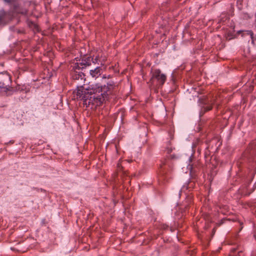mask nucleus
Wrapping results in <instances>:
<instances>
[{"label": "nucleus", "instance_id": "1", "mask_svg": "<svg viewBox=\"0 0 256 256\" xmlns=\"http://www.w3.org/2000/svg\"><path fill=\"white\" fill-rule=\"evenodd\" d=\"M114 88V82H110L106 86L96 84L87 87H78L74 93L76 98L82 100L86 107L95 108L108 100Z\"/></svg>", "mask_w": 256, "mask_h": 256}, {"label": "nucleus", "instance_id": "2", "mask_svg": "<svg viewBox=\"0 0 256 256\" xmlns=\"http://www.w3.org/2000/svg\"><path fill=\"white\" fill-rule=\"evenodd\" d=\"M166 76L161 73L160 70L152 71V78L149 82L150 87L158 86L163 85L166 81Z\"/></svg>", "mask_w": 256, "mask_h": 256}, {"label": "nucleus", "instance_id": "3", "mask_svg": "<svg viewBox=\"0 0 256 256\" xmlns=\"http://www.w3.org/2000/svg\"><path fill=\"white\" fill-rule=\"evenodd\" d=\"M0 79L2 82H0V90L2 92H7L10 90V84L11 82V78L7 74H2L0 75Z\"/></svg>", "mask_w": 256, "mask_h": 256}, {"label": "nucleus", "instance_id": "4", "mask_svg": "<svg viewBox=\"0 0 256 256\" xmlns=\"http://www.w3.org/2000/svg\"><path fill=\"white\" fill-rule=\"evenodd\" d=\"M102 68L100 67H97L94 70H92L90 72V76L94 78H97L102 74Z\"/></svg>", "mask_w": 256, "mask_h": 256}, {"label": "nucleus", "instance_id": "5", "mask_svg": "<svg viewBox=\"0 0 256 256\" xmlns=\"http://www.w3.org/2000/svg\"><path fill=\"white\" fill-rule=\"evenodd\" d=\"M236 250H232L230 254V256H242V253L241 252H238V254H236Z\"/></svg>", "mask_w": 256, "mask_h": 256}, {"label": "nucleus", "instance_id": "6", "mask_svg": "<svg viewBox=\"0 0 256 256\" xmlns=\"http://www.w3.org/2000/svg\"><path fill=\"white\" fill-rule=\"evenodd\" d=\"M86 66V64L80 63V64H76V66H74V68L76 69H81V68H84V67Z\"/></svg>", "mask_w": 256, "mask_h": 256}, {"label": "nucleus", "instance_id": "7", "mask_svg": "<svg viewBox=\"0 0 256 256\" xmlns=\"http://www.w3.org/2000/svg\"><path fill=\"white\" fill-rule=\"evenodd\" d=\"M242 32H244L243 36H244L245 34L250 35V38L253 40V33L252 32L250 31V30H246V31H242Z\"/></svg>", "mask_w": 256, "mask_h": 256}, {"label": "nucleus", "instance_id": "8", "mask_svg": "<svg viewBox=\"0 0 256 256\" xmlns=\"http://www.w3.org/2000/svg\"><path fill=\"white\" fill-rule=\"evenodd\" d=\"M212 108V106H204V108L206 111H208L210 110H211Z\"/></svg>", "mask_w": 256, "mask_h": 256}, {"label": "nucleus", "instance_id": "9", "mask_svg": "<svg viewBox=\"0 0 256 256\" xmlns=\"http://www.w3.org/2000/svg\"><path fill=\"white\" fill-rule=\"evenodd\" d=\"M188 168L190 170V172L192 171V166L191 164H188Z\"/></svg>", "mask_w": 256, "mask_h": 256}, {"label": "nucleus", "instance_id": "10", "mask_svg": "<svg viewBox=\"0 0 256 256\" xmlns=\"http://www.w3.org/2000/svg\"><path fill=\"white\" fill-rule=\"evenodd\" d=\"M6 2H10L12 1H14V0H4Z\"/></svg>", "mask_w": 256, "mask_h": 256}, {"label": "nucleus", "instance_id": "11", "mask_svg": "<svg viewBox=\"0 0 256 256\" xmlns=\"http://www.w3.org/2000/svg\"><path fill=\"white\" fill-rule=\"evenodd\" d=\"M202 102L204 103V104H207V103L208 102V101H206V100H204V101Z\"/></svg>", "mask_w": 256, "mask_h": 256}]
</instances>
